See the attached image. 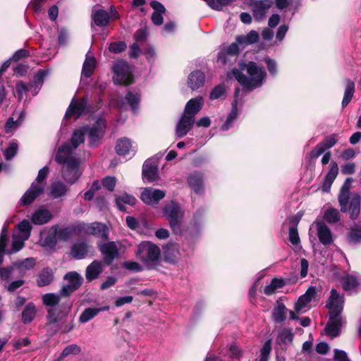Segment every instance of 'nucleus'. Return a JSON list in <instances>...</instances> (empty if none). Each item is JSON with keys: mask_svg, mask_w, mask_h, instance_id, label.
Returning a JSON list of instances; mask_svg holds the SVG:
<instances>
[{"mask_svg": "<svg viewBox=\"0 0 361 361\" xmlns=\"http://www.w3.org/2000/svg\"><path fill=\"white\" fill-rule=\"evenodd\" d=\"M316 294V288L314 286H310L305 293L300 296L295 303V311L300 313L301 310L314 298Z\"/></svg>", "mask_w": 361, "mask_h": 361, "instance_id": "obj_24", "label": "nucleus"}, {"mask_svg": "<svg viewBox=\"0 0 361 361\" xmlns=\"http://www.w3.org/2000/svg\"><path fill=\"white\" fill-rule=\"evenodd\" d=\"M36 265V259L34 257H27L23 260H18L14 262V266L20 273L25 271L31 270Z\"/></svg>", "mask_w": 361, "mask_h": 361, "instance_id": "obj_41", "label": "nucleus"}, {"mask_svg": "<svg viewBox=\"0 0 361 361\" xmlns=\"http://www.w3.org/2000/svg\"><path fill=\"white\" fill-rule=\"evenodd\" d=\"M16 113H14L13 114V117L8 118V121H6V125H5L6 133H10L12 131V130L13 128H17L20 125L21 121L24 119L25 114L23 111H20L18 114V118L17 120L15 121L14 116H16Z\"/></svg>", "mask_w": 361, "mask_h": 361, "instance_id": "obj_48", "label": "nucleus"}, {"mask_svg": "<svg viewBox=\"0 0 361 361\" xmlns=\"http://www.w3.org/2000/svg\"><path fill=\"white\" fill-rule=\"evenodd\" d=\"M264 62L267 64V67L270 75L275 77L278 73V65L276 61L274 59L267 57L264 59Z\"/></svg>", "mask_w": 361, "mask_h": 361, "instance_id": "obj_59", "label": "nucleus"}, {"mask_svg": "<svg viewBox=\"0 0 361 361\" xmlns=\"http://www.w3.org/2000/svg\"><path fill=\"white\" fill-rule=\"evenodd\" d=\"M63 279L68 281V284L75 286V288L78 289L83 282L82 277L76 271H69L66 273Z\"/></svg>", "mask_w": 361, "mask_h": 361, "instance_id": "obj_45", "label": "nucleus"}, {"mask_svg": "<svg viewBox=\"0 0 361 361\" xmlns=\"http://www.w3.org/2000/svg\"><path fill=\"white\" fill-rule=\"evenodd\" d=\"M162 213L168 220L173 232L177 235L180 234V221L179 220L180 207L179 203L174 200L166 202L162 208Z\"/></svg>", "mask_w": 361, "mask_h": 361, "instance_id": "obj_5", "label": "nucleus"}, {"mask_svg": "<svg viewBox=\"0 0 361 361\" xmlns=\"http://www.w3.org/2000/svg\"><path fill=\"white\" fill-rule=\"evenodd\" d=\"M226 94V87L224 84L215 86L210 92L209 98L216 100L222 98Z\"/></svg>", "mask_w": 361, "mask_h": 361, "instance_id": "obj_53", "label": "nucleus"}, {"mask_svg": "<svg viewBox=\"0 0 361 361\" xmlns=\"http://www.w3.org/2000/svg\"><path fill=\"white\" fill-rule=\"evenodd\" d=\"M113 80L115 84L128 85L133 81L129 64L125 61L116 62L113 66Z\"/></svg>", "mask_w": 361, "mask_h": 361, "instance_id": "obj_9", "label": "nucleus"}, {"mask_svg": "<svg viewBox=\"0 0 361 361\" xmlns=\"http://www.w3.org/2000/svg\"><path fill=\"white\" fill-rule=\"evenodd\" d=\"M87 252L88 246L85 242L76 243L71 247V254L75 259H84L87 256Z\"/></svg>", "mask_w": 361, "mask_h": 361, "instance_id": "obj_34", "label": "nucleus"}, {"mask_svg": "<svg viewBox=\"0 0 361 361\" xmlns=\"http://www.w3.org/2000/svg\"><path fill=\"white\" fill-rule=\"evenodd\" d=\"M24 242L20 239H13L11 243V248L8 250V255H12L20 251L24 247Z\"/></svg>", "mask_w": 361, "mask_h": 361, "instance_id": "obj_64", "label": "nucleus"}, {"mask_svg": "<svg viewBox=\"0 0 361 361\" xmlns=\"http://www.w3.org/2000/svg\"><path fill=\"white\" fill-rule=\"evenodd\" d=\"M53 271L49 267L44 268L38 275L37 284L39 287H44L49 285L54 281Z\"/></svg>", "mask_w": 361, "mask_h": 361, "instance_id": "obj_32", "label": "nucleus"}, {"mask_svg": "<svg viewBox=\"0 0 361 361\" xmlns=\"http://www.w3.org/2000/svg\"><path fill=\"white\" fill-rule=\"evenodd\" d=\"M49 71L39 69L34 76L33 83L30 86H34L35 90L33 95H36L44 83L45 77L48 75Z\"/></svg>", "mask_w": 361, "mask_h": 361, "instance_id": "obj_39", "label": "nucleus"}, {"mask_svg": "<svg viewBox=\"0 0 361 361\" xmlns=\"http://www.w3.org/2000/svg\"><path fill=\"white\" fill-rule=\"evenodd\" d=\"M355 92V83L349 80H346V85L345 88L344 95L342 100V106L344 108L353 99Z\"/></svg>", "mask_w": 361, "mask_h": 361, "instance_id": "obj_44", "label": "nucleus"}, {"mask_svg": "<svg viewBox=\"0 0 361 361\" xmlns=\"http://www.w3.org/2000/svg\"><path fill=\"white\" fill-rule=\"evenodd\" d=\"M68 188L61 181L54 182L51 185L50 194L53 198H59L66 195Z\"/></svg>", "mask_w": 361, "mask_h": 361, "instance_id": "obj_43", "label": "nucleus"}, {"mask_svg": "<svg viewBox=\"0 0 361 361\" xmlns=\"http://www.w3.org/2000/svg\"><path fill=\"white\" fill-rule=\"evenodd\" d=\"M140 94L137 92L129 91L125 97H121L119 99H111L110 104L120 109H124L126 104H128L133 112L136 114L140 106Z\"/></svg>", "mask_w": 361, "mask_h": 361, "instance_id": "obj_13", "label": "nucleus"}, {"mask_svg": "<svg viewBox=\"0 0 361 361\" xmlns=\"http://www.w3.org/2000/svg\"><path fill=\"white\" fill-rule=\"evenodd\" d=\"M127 46L123 42H114L109 44V50L114 54H119L126 49Z\"/></svg>", "mask_w": 361, "mask_h": 361, "instance_id": "obj_61", "label": "nucleus"}, {"mask_svg": "<svg viewBox=\"0 0 361 361\" xmlns=\"http://www.w3.org/2000/svg\"><path fill=\"white\" fill-rule=\"evenodd\" d=\"M315 224L319 242L324 245H331L333 243V237L330 228L323 221H315Z\"/></svg>", "mask_w": 361, "mask_h": 361, "instance_id": "obj_23", "label": "nucleus"}, {"mask_svg": "<svg viewBox=\"0 0 361 361\" xmlns=\"http://www.w3.org/2000/svg\"><path fill=\"white\" fill-rule=\"evenodd\" d=\"M166 196V192L160 189L147 187L140 193V200L147 205L156 207Z\"/></svg>", "mask_w": 361, "mask_h": 361, "instance_id": "obj_12", "label": "nucleus"}, {"mask_svg": "<svg viewBox=\"0 0 361 361\" xmlns=\"http://www.w3.org/2000/svg\"><path fill=\"white\" fill-rule=\"evenodd\" d=\"M142 179L148 183L157 181L159 178L157 164H152L146 159L142 166Z\"/></svg>", "mask_w": 361, "mask_h": 361, "instance_id": "obj_20", "label": "nucleus"}, {"mask_svg": "<svg viewBox=\"0 0 361 361\" xmlns=\"http://www.w3.org/2000/svg\"><path fill=\"white\" fill-rule=\"evenodd\" d=\"M135 255L144 263L154 262L159 259L161 251L157 245L149 241H144L137 245Z\"/></svg>", "mask_w": 361, "mask_h": 361, "instance_id": "obj_8", "label": "nucleus"}, {"mask_svg": "<svg viewBox=\"0 0 361 361\" xmlns=\"http://www.w3.org/2000/svg\"><path fill=\"white\" fill-rule=\"evenodd\" d=\"M44 191V186L37 185L32 183L30 189L27 190L20 200L22 205H29L32 204L34 200L42 194Z\"/></svg>", "mask_w": 361, "mask_h": 361, "instance_id": "obj_21", "label": "nucleus"}, {"mask_svg": "<svg viewBox=\"0 0 361 361\" xmlns=\"http://www.w3.org/2000/svg\"><path fill=\"white\" fill-rule=\"evenodd\" d=\"M342 285L345 290H351L358 286V282L356 277L348 275L344 279Z\"/></svg>", "mask_w": 361, "mask_h": 361, "instance_id": "obj_55", "label": "nucleus"}, {"mask_svg": "<svg viewBox=\"0 0 361 361\" xmlns=\"http://www.w3.org/2000/svg\"><path fill=\"white\" fill-rule=\"evenodd\" d=\"M53 218L51 213L47 209H39L32 214L31 220L35 225H42Z\"/></svg>", "mask_w": 361, "mask_h": 361, "instance_id": "obj_31", "label": "nucleus"}, {"mask_svg": "<svg viewBox=\"0 0 361 361\" xmlns=\"http://www.w3.org/2000/svg\"><path fill=\"white\" fill-rule=\"evenodd\" d=\"M272 5L271 0L256 1L252 4L253 16L255 20H261Z\"/></svg>", "mask_w": 361, "mask_h": 361, "instance_id": "obj_22", "label": "nucleus"}, {"mask_svg": "<svg viewBox=\"0 0 361 361\" xmlns=\"http://www.w3.org/2000/svg\"><path fill=\"white\" fill-rule=\"evenodd\" d=\"M288 239H289V241L293 245H297L300 243V237L298 235V228L289 227Z\"/></svg>", "mask_w": 361, "mask_h": 361, "instance_id": "obj_62", "label": "nucleus"}, {"mask_svg": "<svg viewBox=\"0 0 361 361\" xmlns=\"http://www.w3.org/2000/svg\"><path fill=\"white\" fill-rule=\"evenodd\" d=\"M42 300L45 306L54 308L60 303L61 297L56 293H46L42 295Z\"/></svg>", "mask_w": 361, "mask_h": 361, "instance_id": "obj_47", "label": "nucleus"}, {"mask_svg": "<svg viewBox=\"0 0 361 361\" xmlns=\"http://www.w3.org/2000/svg\"><path fill=\"white\" fill-rule=\"evenodd\" d=\"M335 144L336 140L334 137L326 139L312 151L311 158H318L320 156H322V158H330L331 154L328 150Z\"/></svg>", "mask_w": 361, "mask_h": 361, "instance_id": "obj_19", "label": "nucleus"}, {"mask_svg": "<svg viewBox=\"0 0 361 361\" xmlns=\"http://www.w3.org/2000/svg\"><path fill=\"white\" fill-rule=\"evenodd\" d=\"M349 243L355 245L361 242V228L354 227L351 228L348 233L347 235Z\"/></svg>", "mask_w": 361, "mask_h": 361, "instance_id": "obj_50", "label": "nucleus"}, {"mask_svg": "<svg viewBox=\"0 0 361 361\" xmlns=\"http://www.w3.org/2000/svg\"><path fill=\"white\" fill-rule=\"evenodd\" d=\"M9 238L7 234V228L6 226H4L1 229L0 233V251L1 252H8L6 250V246L8 243Z\"/></svg>", "mask_w": 361, "mask_h": 361, "instance_id": "obj_58", "label": "nucleus"}, {"mask_svg": "<svg viewBox=\"0 0 361 361\" xmlns=\"http://www.w3.org/2000/svg\"><path fill=\"white\" fill-rule=\"evenodd\" d=\"M109 306L104 307H88L84 310L79 317V322L80 323H86L95 317L100 312L108 310Z\"/></svg>", "mask_w": 361, "mask_h": 361, "instance_id": "obj_33", "label": "nucleus"}, {"mask_svg": "<svg viewBox=\"0 0 361 361\" xmlns=\"http://www.w3.org/2000/svg\"><path fill=\"white\" fill-rule=\"evenodd\" d=\"M92 20L97 26H106L109 21V16L106 11L100 9L92 14Z\"/></svg>", "mask_w": 361, "mask_h": 361, "instance_id": "obj_42", "label": "nucleus"}, {"mask_svg": "<svg viewBox=\"0 0 361 361\" xmlns=\"http://www.w3.org/2000/svg\"><path fill=\"white\" fill-rule=\"evenodd\" d=\"M205 81V75L200 71L192 72L188 78V86L193 90L199 89L203 86Z\"/></svg>", "mask_w": 361, "mask_h": 361, "instance_id": "obj_29", "label": "nucleus"}, {"mask_svg": "<svg viewBox=\"0 0 361 361\" xmlns=\"http://www.w3.org/2000/svg\"><path fill=\"white\" fill-rule=\"evenodd\" d=\"M150 6L154 10L151 17L152 22L157 26L162 25L164 23L162 15L166 12L164 6L157 1H152Z\"/></svg>", "mask_w": 361, "mask_h": 361, "instance_id": "obj_25", "label": "nucleus"}, {"mask_svg": "<svg viewBox=\"0 0 361 361\" xmlns=\"http://www.w3.org/2000/svg\"><path fill=\"white\" fill-rule=\"evenodd\" d=\"M18 145L16 142H11L4 151L5 158H13L17 154Z\"/></svg>", "mask_w": 361, "mask_h": 361, "instance_id": "obj_63", "label": "nucleus"}, {"mask_svg": "<svg viewBox=\"0 0 361 361\" xmlns=\"http://www.w3.org/2000/svg\"><path fill=\"white\" fill-rule=\"evenodd\" d=\"M287 309L283 303H279L272 311V318L275 323L280 324L286 319Z\"/></svg>", "mask_w": 361, "mask_h": 361, "instance_id": "obj_38", "label": "nucleus"}, {"mask_svg": "<svg viewBox=\"0 0 361 361\" xmlns=\"http://www.w3.org/2000/svg\"><path fill=\"white\" fill-rule=\"evenodd\" d=\"M96 67V60L94 57H87L82 66V76L90 78Z\"/></svg>", "mask_w": 361, "mask_h": 361, "instance_id": "obj_46", "label": "nucleus"}, {"mask_svg": "<svg viewBox=\"0 0 361 361\" xmlns=\"http://www.w3.org/2000/svg\"><path fill=\"white\" fill-rule=\"evenodd\" d=\"M62 165L61 173L63 179L71 183H74L79 178L78 170L80 159H56Z\"/></svg>", "mask_w": 361, "mask_h": 361, "instance_id": "obj_10", "label": "nucleus"}, {"mask_svg": "<svg viewBox=\"0 0 361 361\" xmlns=\"http://www.w3.org/2000/svg\"><path fill=\"white\" fill-rule=\"evenodd\" d=\"M133 148L132 142L127 137H122L118 140L115 149L119 156H125L129 153L130 149Z\"/></svg>", "mask_w": 361, "mask_h": 361, "instance_id": "obj_37", "label": "nucleus"}, {"mask_svg": "<svg viewBox=\"0 0 361 361\" xmlns=\"http://www.w3.org/2000/svg\"><path fill=\"white\" fill-rule=\"evenodd\" d=\"M16 269V267L14 266V262L9 266L6 267H0V278L3 281H8L11 279V276L13 272V271Z\"/></svg>", "mask_w": 361, "mask_h": 361, "instance_id": "obj_54", "label": "nucleus"}, {"mask_svg": "<svg viewBox=\"0 0 361 361\" xmlns=\"http://www.w3.org/2000/svg\"><path fill=\"white\" fill-rule=\"evenodd\" d=\"M87 100L86 97H83L78 100L73 97L65 114V118L74 116L75 118H79L83 114L88 112Z\"/></svg>", "mask_w": 361, "mask_h": 361, "instance_id": "obj_15", "label": "nucleus"}, {"mask_svg": "<svg viewBox=\"0 0 361 361\" xmlns=\"http://www.w3.org/2000/svg\"><path fill=\"white\" fill-rule=\"evenodd\" d=\"M102 185L109 192H113L116 187V178L112 176H106L102 179Z\"/></svg>", "mask_w": 361, "mask_h": 361, "instance_id": "obj_60", "label": "nucleus"}, {"mask_svg": "<svg viewBox=\"0 0 361 361\" xmlns=\"http://www.w3.org/2000/svg\"><path fill=\"white\" fill-rule=\"evenodd\" d=\"M204 209H199L194 214L190 226L185 230H182V237L184 236L185 240H187L188 247H192V245L200 234V227L203 221Z\"/></svg>", "mask_w": 361, "mask_h": 361, "instance_id": "obj_7", "label": "nucleus"}, {"mask_svg": "<svg viewBox=\"0 0 361 361\" xmlns=\"http://www.w3.org/2000/svg\"><path fill=\"white\" fill-rule=\"evenodd\" d=\"M106 128V121L102 117L97 119L92 125L84 126V130L87 135L88 145L90 147L98 146L103 138Z\"/></svg>", "mask_w": 361, "mask_h": 361, "instance_id": "obj_6", "label": "nucleus"}, {"mask_svg": "<svg viewBox=\"0 0 361 361\" xmlns=\"http://www.w3.org/2000/svg\"><path fill=\"white\" fill-rule=\"evenodd\" d=\"M353 178H347L342 185L338 200L340 204V210L341 212L345 213L348 211L350 213V218L352 220H355L360 213V196L355 193L353 194L350 200V190Z\"/></svg>", "mask_w": 361, "mask_h": 361, "instance_id": "obj_3", "label": "nucleus"}, {"mask_svg": "<svg viewBox=\"0 0 361 361\" xmlns=\"http://www.w3.org/2000/svg\"><path fill=\"white\" fill-rule=\"evenodd\" d=\"M85 135L84 126L75 129L71 140L58 149L55 158H75V151L79 145L84 142Z\"/></svg>", "mask_w": 361, "mask_h": 361, "instance_id": "obj_4", "label": "nucleus"}, {"mask_svg": "<svg viewBox=\"0 0 361 361\" xmlns=\"http://www.w3.org/2000/svg\"><path fill=\"white\" fill-rule=\"evenodd\" d=\"M240 69H233L232 74L243 88L248 90L261 87L267 77L264 68L253 61L240 63Z\"/></svg>", "mask_w": 361, "mask_h": 361, "instance_id": "obj_1", "label": "nucleus"}, {"mask_svg": "<svg viewBox=\"0 0 361 361\" xmlns=\"http://www.w3.org/2000/svg\"><path fill=\"white\" fill-rule=\"evenodd\" d=\"M271 352V340H267L260 350L259 361H268Z\"/></svg>", "mask_w": 361, "mask_h": 361, "instance_id": "obj_52", "label": "nucleus"}, {"mask_svg": "<svg viewBox=\"0 0 361 361\" xmlns=\"http://www.w3.org/2000/svg\"><path fill=\"white\" fill-rule=\"evenodd\" d=\"M97 247L103 256L102 262L106 266L111 265L118 257V248L114 241L98 243Z\"/></svg>", "mask_w": 361, "mask_h": 361, "instance_id": "obj_14", "label": "nucleus"}, {"mask_svg": "<svg viewBox=\"0 0 361 361\" xmlns=\"http://www.w3.org/2000/svg\"><path fill=\"white\" fill-rule=\"evenodd\" d=\"M84 230L87 234L100 238L104 241L109 239V230L104 224L97 221L93 222L87 224Z\"/></svg>", "mask_w": 361, "mask_h": 361, "instance_id": "obj_16", "label": "nucleus"}, {"mask_svg": "<svg viewBox=\"0 0 361 361\" xmlns=\"http://www.w3.org/2000/svg\"><path fill=\"white\" fill-rule=\"evenodd\" d=\"M104 271L103 264L101 261L94 260L90 263L85 271V277L88 281H92L99 277Z\"/></svg>", "mask_w": 361, "mask_h": 361, "instance_id": "obj_27", "label": "nucleus"}, {"mask_svg": "<svg viewBox=\"0 0 361 361\" xmlns=\"http://www.w3.org/2000/svg\"><path fill=\"white\" fill-rule=\"evenodd\" d=\"M37 310L33 302H29L22 312V322L27 324L33 321L36 316Z\"/></svg>", "mask_w": 361, "mask_h": 361, "instance_id": "obj_36", "label": "nucleus"}, {"mask_svg": "<svg viewBox=\"0 0 361 361\" xmlns=\"http://www.w3.org/2000/svg\"><path fill=\"white\" fill-rule=\"evenodd\" d=\"M81 352L80 348L76 344H71L67 345L62 351L61 354V357L63 358L69 355H78Z\"/></svg>", "mask_w": 361, "mask_h": 361, "instance_id": "obj_57", "label": "nucleus"}, {"mask_svg": "<svg viewBox=\"0 0 361 361\" xmlns=\"http://www.w3.org/2000/svg\"><path fill=\"white\" fill-rule=\"evenodd\" d=\"M57 305V307L47 310L46 318L48 325L57 324L59 320L66 317L69 314L73 304L69 300H66Z\"/></svg>", "mask_w": 361, "mask_h": 361, "instance_id": "obj_11", "label": "nucleus"}, {"mask_svg": "<svg viewBox=\"0 0 361 361\" xmlns=\"http://www.w3.org/2000/svg\"><path fill=\"white\" fill-rule=\"evenodd\" d=\"M19 231L25 235V238L27 239L31 233L32 225L28 220L24 219L18 224Z\"/></svg>", "mask_w": 361, "mask_h": 361, "instance_id": "obj_56", "label": "nucleus"}, {"mask_svg": "<svg viewBox=\"0 0 361 361\" xmlns=\"http://www.w3.org/2000/svg\"><path fill=\"white\" fill-rule=\"evenodd\" d=\"M259 39V35L258 33L255 31L252 30L250 32H248L246 35H240L236 37V42L242 46H245L247 44H251L253 43H255Z\"/></svg>", "mask_w": 361, "mask_h": 361, "instance_id": "obj_40", "label": "nucleus"}, {"mask_svg": "<svg viewBox=\"0 0 361 361\" xmlns=\"http://www.w3.org/2000/svg\"><path fill=\"white\" fill-rule=\"evenodd\" d=\"M338 173V167L335 161H332L330 164V169L324 177L322 190L328 192L330 191L332 183L336 179Z\"/></svg>", "mask_w": 361, "mask_h": 361, "instance_id": "obj_28", "label": "nucleus"}, {"mask_svg": "<svg viewBox=\"0 0 361 361\" xmlns=\"http://www.w3.org/2000/svg\"><path fill=\"white\" fill-rule=\"evenodd\" d=\"M343 303V296H340L337 290L332 288L326 304V308L329 310V318L324 328L326 334L331 338L337 337L341 334Z\"/></svg>", "mask_w": 361, "mask_h": 361, "instance_id": "obj_2", "label": "nucleus"}, {"mask_svg": "<svg viewBox=\"0 0 361 361\" xmlns=\"http://www.w3.org/2000/svg\"><path fill=\"white\" fill-rule=\"evenodd\" d=\"M195 123V118L185 115H182V136L187 134Z\"/></svg>", "mask_w": 361, "mask_h": 361, "instance_id": "obj_51", "label": "nucleus"}, {"mask_svg": "<svg viewBox=\"0 0 361 361\" xmlns=\"http://www.w3.org/2000/svg\"><path fill=\"white\" fill-rule=\"evenodd\" d=\"M188 184L196 195L204 194V176L202 173L195 171L190 173L188 177Z\"/></svg>", "mask_w": 361, "mask_h": 361, "instance_id": "obj_17", "label": "nucleus"}, {"mask_svg": "<svg viewBox=\"0 0 361 361\" xmlns=\"http://www.w3.org/2000/svg\"><path fill=\"white\" fill-rule=\"evenodd\" d=\"M294 334L291 329L284 328L277 334L276 338V347L281 348V353H285L287 350V345L292 344Z\"/></svg>", "mask_w": 361, "mask_h": 361, "instance_id": "obj_18", "label": "nucleus"}, {"mask_svg": "<svg viewBox=\"0 0 361 361\" xmlns=\"http://www.w3.org/2000/svg\"><path fill=\"white\" fill-rule=\"evenodd\" d=\"M136 202L137 200L133 195L126 192L121 195L116 196L115 198L116 204L118 209L121 212H126V207L124 204L134 206L136 204Z\"/></svg>", "mask_w": 361, "mask_h": 361, "instance_id": "obj_30", "label": "nucleus"}, {"mask_svg": "<svg viewBox=\"0 0 361 361\" xmlns=\"http://www.w3.org/2000/svg\"><path fill=\"white\" fill-rule=\"evenodd\" d=\"M323 218L329 224H336L340 221V214L336 209L329 208L324 212Z\"/></svg>", "mask_w": 361, "mask_h": 361, "instance_id": "obj_49", "label": "nucleus"}, {"mask_svg": "<svg viewBox=\"0 0 361 361\" xmlns=\"http://www.w3.org/2000/svg\"><path fill=\"white\" fill-rule=\"evenodd\" d=\"M204 104V99L199 96L190 99L185 104L184 114L194 117L201 110Z\"/></svg>", "mask_w": 361, "mask_h": 361, "instance_id": "obj_26", "label": "nucleus"}, {"mask_svg": "<svg viewBox=\"0 0 361 361\" xmlns=\"http://www.w3.org/2000/svg\"><path fill=\"white\" fill-rule=\"evenodd\" d=\"M238 102L235 99L232 103V109L228 114L225 122L221 125V130L226 131L233 127L234 122L238 117Z\"/></svg>", "mask_w": 361, "mask_h": 361, "instance_id": "obj_35", "label": "nucleus"}]
</instances>
